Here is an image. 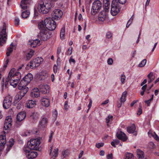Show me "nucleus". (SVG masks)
<instances>
[{
    "label": "nucleus",
    "mask_w": 159,
    "mask_h": 159,
    "mask_svg": "<svg viewBox=\"0 0 159 159\" xmlns=\"http://www.w3.org/2000/svg\"><path fill=\"white\" fill-rule=\"evenodd\" d=\"M153 73L151 72L148 75V77L149 79L148 81V83L149 84L151 83L154 79V78L153 77Z\"/></svg>",
    "instance_id": "c9c22d12"
},
{
    "label": "nucleus",
    "mask_w": 159,
    "mask_h": 159,
    "mask_svg": "<svg viewBox=\"0 0 159 159\" xmlns=\"http://www.w3.org/2000/svg\"><path fill=\"white\" fill-rule=\"evenodd\" d=\"M26 117V114L24 111H22L19 113L17 115L16 119L17 122L16 124L18 123V122H20L24 120Z\"/></svg>",
    "instance_id": "2eb2a0df"
},
{
    "label": "nucleus",
    "mask_w": 159,
    "mask_h": 159,
    "mask_svg": "<svg viewBox=\"0 0 159 159\" xmlns=\"http://www.w3.org/2000/svg\"><path fill=\"white\" fill-rule=\"evenodd\" d=\"M125 159H134L133 155L131 153H126L125 154Z\"/></svg>",
    "instance_id": "4c0bfd02"
},
{
    "label": "nucleus",
    "mask_w": 159,
    "mask_h": 159,
    "mask_svg": "<svg viewBox=\"0 0 159 159\" xmlns=\"http://www.w3.org/2000/svg\"><path fill=\"white\" fill-rule=\"evenodd\" d=\"M50 32L47 30L40 31L39 36L41 40L43 41L46 40L51 37Z\"/></svg>",
    "instance_id": "1a4fd4ad"
},
{
    "label": "nucleus",
    "mask_w": 159,
    "mask_h": 159,
    "mask_svg": "<svg viewBox=\"0 0 159 159\" xmlns=\"http://www.w3.org/2000/svg\"><path fill=\"white\" fill-rule=\"evenodd\" d=\"M16 69L14 68H13L12 69H11L10 72H9L7 77L6 79V80L7 82L9 81L10 78L11 77V76H12L14 74V73Z\"/></svg>",
    "instance_id": "7c9ffc66"
},
{
    "label": "nucleus",
    "mask_w": 159,
    "mask_h": 159,
    "mask_svg": "<svg viewBox=\"0 0 159 159\" xmlns=\"http://www.w3.org/2000/svg\"><path fill=\"white\" fill-rule=\"evenodd\" d=\"M14 144V140L12 139H11L10 140L9 143L7 144V146L8 147H10V148H11L13 146Z\"/></svg>",
    "instance_id": "c03bdc74"
},
{
    "label": "nucleus",
    "mask_w": 159,
    "mask_h": 159,
    "mask_svg": "<svg viewBox=\"0 0 159 159\" xmlns=\"http://www.w3.org/2000/svg\"><path fill=\"white\" fill-rule=\"evenodd\" d=\"M116 136L117 138L123 141H125L127 139L126 134L123 132L120 131L119 133H117Z\"/></svg>",
    "instance_id": "a211bd4d"
},
{
    "label": "nucleus",
    "mask_w": 159,
    "mask_h": 159,
    "mask_svg": "<svg viewBox=\"0 0 159 159\" xmlns=\"http://www.w3.org/2000/svg\"><path fill=\"white\" fill-rule=\"evenodd\" d=\"M30 14V12L27 10L25 11L22 13L21 16L22 18H27Z\"/></svg>",
    "instance_id": "72a5a7b5"
},
{
    "label": "nucleus",
    "mask_w": 159,
    "mask_h": 159,
    "mask_svg": "<svg viewBox=\"0 0 159 159\" xmlns=\"http://www.w3.org/2000/svg\"><path fill=\"white\" fill-rule=\"evenodd\" d=\"M39 91L43 94L47 93L49 92V87L47 84H40L38 87Z\"/></svg>",
    "instance_id": "4468645a"
},
{
    "label": "nucleus",
    "mask_w": 159,
    "mask_h": 159,
    "mask_svg": "<svg viewBox=\"0 0 159 159\" xmlns=\"http://www.w3.org/2000/svg\"><path fill=\"white\" fill-rule=\"evenodd\" d=\"M34 52V50H30L26 55V60H30L32 57Z\"/></svg>",
    "instance_id": "c756f323"
},
{
    "label": "nucleus",
    "mask_w": 159,
    "mask_h": 159,
    "mask_svg": "<svg viewBox=\"0 0 159 159\" xmlns=\"http://www.w3.org/2000/svg\"><path fill=\"white\" fill-rule=\"evenodd\" d=\"M113 116L111 115H109L106 118V122L107 124V125L108 126V123L111 121L112 120Z\"/></svg>",
    "instance_id": "79ce46f5"
},
{
    "label": "nucleus",
    "mask_w": 159,
    "mask_h": 159,
    "mask_svg": "<svg viewBox=\"0 0 159 159\" xmlns=\"http://www.w3.org/2000/svg\"><path fill=\"white\" fill-rule=\"evenodd\" d=\"M45 22L47 30H54L56 27V23L54 20H52L50 18H47L45 19Z\"/></svg>",
    "instance_id": "39448f33"
},
{
    "label": "nucleus",
    "mask_w": 159,
    "mask_h": 159,
    "mask_svg": "<svg viewBox=\"0 0 159 159\" xmlns=\"http://www.w3.org/2000/svg\"><path fill=\"white\" fill-rule=\"evenodd\" d=\"M25 155L27 158L29 159H33L37 156V152H32L28 150H25Z\"/></svg>",
    "instance_id": "f8f14e48"
},
{
    "label": "nucleus",
    "mask_w": 159,
    "mask_h": 159,
    "mask_svg": "<svg viewBox=\"0 0 159 159\" xmlns=\"http://www.w3.org/2000/svg\"><path fill=\"white\" fill-rule=\"evenodd\" d=\"M39 114L36 112H33L30 116V118L33 122L37 120L39 118Z\"/></svg>",
    "instance_id": "4be33fe9"
},
{
    "label": "nucleus",
    "mask_w": 159,
    "mask_h": 159,
    "mask_svg": "<svg viewBox=\"0 0 159 159\" xmlns=\"http://www.w3.org/2000/svg\"><path fill=\"white\" fill-rule=\"evenodd\" d=\"M139 107H140L139 108V110H138V113H137V114L139 115H140L142 113V109L141 108V107L140 106V105H139Z\"/></svg>",
    "instance_id": "13d9d810"
},
{
    "label": "nucleus",
    "mask_w": 159,
    "mask_h": 159,
    "mask_svg": "<svg viewBox=\"0 0 159 159\" xmlns=\"http://www.w3.org/2000/svg\"><path fill=\"white\" fill-rule=\"evenodd\" d=\"M125 76L124 74L122 75L121 76V81L122 84H124L125 83Z\"/></svg>",
    "instance_id": "de8ad7c7"
},
{
    "label": "nucleus",
    "mask_w": 159,
    "mask_h": 159,
    "mask_svg": "<svg viewBox=\"0 0 159 159\" xmlns=\"http://www.w3.org/2000/svg\"><path fill=\"white\" fill-rule=\"evenodd\" d=\"M92 101L91 99H89V104L88 106V107L89 108H90L92 106Z\"/></svg>",
    "instance_id": "0e129e2a"
},
{
    "label": "nucleus",
    "mask_w": 159,
    "mask_h": 159,
    "mask_svg": "<svg viewBox=\"0 0 159 159\" xmlns=\"http://www.w3.org/2000/svg\"><path fill=\"white\" fill-rule=\"evenodd\" d=\"M40 91L38 88L34 89L31 93V96L33 97L38 98L39 96Z\"/></svg>",
    "instance_id": "b1692460"
},
{
    "label": "nucleus",
    "mask_w": 159,
    "mask_h": 159,
    "mask_svg": "<svg viewBox=\"0 0 159 159\" xmlns=\"http://www.w3.org/2000/svg\"><path fill=\"white\" fill-rule=\"evenodd\" d=\"M12 98L10 95L6 97L3 101V106L4 108L7 109L11 107L12 104Z\"/></svg>",
    "instance_id": "6e6552de"
},
{
    "label": "nucleus",
    "mask_w": 159,
    "mask_h": 159,
    "mask_svg": "<svg viewBox=\"0 0 159 159\" xmlns=\"http://www.w3.org/2000/svg\"><path fill=\"white\" fill-rule=\"evenodd\" d=\"M105 12V11H103L100 12L98 17L99 20L103 21L105 20L106 18Z\"/></svg>",
    "instance_id": "393cba45"
},
{
    "label": "nucleus",
    "mask_w": 159,
    "mask_h": 159,
    "mask_svg": "<svg viewBox=\"0 0 159 159\" xmlns=\"http://www.w3.org/2000/svg\"><path fill=\"white\" fill-rule=\"evenodd\" d=\"M147 60L146 59H143L139 64V67H143L146 63Z\"/></svg>",
    "instance_id": "37998d69"
},
{
    "label": "nucleus",
    "mask_w": 159,
    "mask_h": 159,
    "mask_svg": "<svg viewBox=\"0 0 159 159\" xmlns=\"http://www.w3.org/2000/svg\"><path fill=\"white\" fill-rule=\"evenodd\" d=\"M65 28H62L60 32V37L61 39H63L64 38V37L65 35Z\"/></svg>",
    "instance_id": "ea45409f"
},
{
    "label": "nucleus",
    "mask_w": 159,
    "mask_h": 159,
    "mask_svg": "<svg viewBox=\"0 0 159 159\" xmlns=\"http://www.w3.org/2000/svg\"><path fill=\"white\" fill-rule=\"evenodd\" d=\"M21 74L19 72L15 73L10 78L9 81L11 85L14 88L16 87L21 78Z\"/></svg>",
    "instance_id": "20e7f679"
},
{
    "label": "nucleus",
    "mask_w": 159,
    "mask_h": 159,
    "mask_svg": "<svg viewBox=\"0 0 159 159\" xmlns=\"http://www.w3.org/2000/svg\"><path fill=\"white\" fill-rule=\"evenodd\" d=\"M106 37L108 39L110 38L112 36V34L110 32H108L106 35Z\"/></svg>",
    "instance_id": "864d4df0"
},
{
    "label": "nucleus",
    "mask_w": 159,
    "mask_h": 159,
    "mask_svg": "<svg viewBox=\"0 0 159 159\" xmlns=\"http://www.w3.org/2000/svg\"><path fill=\"white\" fill-rule=\"evenodd\" d=\"M63 15L62 12L59 9H56L53 11L52 14V18L55 20L60 19Z\"/></svg>",
    "instance_id": "9d476101"
},
{
    "label": "nucleus",
    "mask_w": 159,
    "mask_h": 159,
    "mask_svg": "<svg viewBox=\"0 0 159 159\" xmlns=\"http://www.w3.org/2000/svg\"><path fill=\"white\" fill-rule=\"evenodd\" d=\"M153 95H152V98L151 99L147 101H146L145 102L148 104V106H149V104L150 102L153 100Z\"/></svg>",
    "instance_id": "8fccbe9b"
},
{
    "label": "nucleus",
    "mask_w": 159,
    "mask_h": 159,
    "mask_svg": "<svg viewBox=\"0 0 159 159\" xmlns=\"http://www.w3.org/2000/svg\"><path fill=\"white\" fill-rule=\"evenodd\" d=\"M148 147L150 148H153L155 147V145L153 142H151L148 144Z\"/></svg>",
    "instance_id": "09e8293b"
},
{
    "label": "nucleus",
    "mask_w": 159,
    "mask_h": 159,
    "mask_svg": "<svg viewBox=\"0 0 159 159\" xmlns=\"http://www.w3.org/2000/svg\"><path fill=\"white\" fill-rule=\"evenodd\" d=\"M42 75L43 76H44V78H47L48 76V74L45 72H43L42 73Z\"/></svg>",
    "instance_id": "e2e57ef3"
},
{
    "label": "nucleus",
    "mask_w": 159,
    "mask_h": 159,
    "mask_svg": "<svg viewBox=\"0 0 159 159\" xmlns=\"http://www.w3.org/2000/svg\"><path fill=\"white\" fill-rule=\"evenodd\" d=\"M36 105V102L33 101L32 100H30L27 103V108H32Z\"/></svg>",
    "instance_id": "a878e982"
},
{
    "label": "nucleus",
    "mask_w": 159,
    "mask_h": 159,
    "mask_svg": "<svg viewBox=\"0 0 159 159\" xmlns=\"http://www.w3.org/2000/svg\"><path fill=\"white\" fill-rule=\"evenodd\" d=\"M57 66L56 65H54L53 67V70L54 72L56 73L57 72Z\"/></svg>",
    "instance_id": "680f3d73"
},
{
    "label": "nucleus",
    "mask_w": 159,
    "mask_h": 159,
    "mask_svg": "<svg viewBox=\"0 0 159 159\" xmlns=\"http://www.w3.org/2000/svg\"><path fill=\"white\" fill-rule=\"evenodd\" d=\"M127 132L129 133L134 134V135H136L137 134L135 131L136 127L135 125L133 124L130 126H129L127 128Z\"/></svg>",
    "instance_id": "aec40b11"
},
{
    "label": "nucleus",
    "mask_w": 159,
    "mask_h": 159,
    "mask_svg": "<svg viewBox=\"0 0 159 159\" xmlns=\"http://www.w3.org/2000/svg\"><path fill=\"white\" fill-rule=\"evenodd\" d=\"M26 2L27 1H24V0H22L21 1L20 6L21 8L24 10H25L27 8V6L26 5Z\"/></svg>",
    "instance_id": "e433bc0d"
},
{
    "label": "nucleus",
    "mask_w": 159,
    "mask_h": 159,
    "mask_svg": "<svg viewBox=\"0 0 159 159\" xmlns=\"http://www.w3.org/2000/svg\"><path fill=\"white\" fill-rule=\"evenodd\" d=\"M72 48L71 47H70L69 48V49L68 50V53H67L68 55H70L72 53Z\"/></svg>",
    "instance_id": "4d7b16f0"
},
{
    "label": "nucleus",
    "mask_w": 159,
    "mask_h": 159,
    "mask_svg": "<svg viewBox=\"0 0 159 159\" xmlns=\"http://www.w3.org/2000/svg\"><path fill=\"white\" fill-rule=\"evenodd\" d=\"M107 159H112L113 155L112 153L109 154L107 157Z\"/></svg>",
    "instance_id": "052dcab7"
},
{
    "label": "nucleus",
    "mask_w": 159,
    "mask_h": 159,
    "mask_svg": "<svg viewBox=\"0 0 159 159\" xmlns=\"http://www.w3.org/2000/svg\"><path fill=\"white\" fill-rule=\"evenodd\" d=\"M69 61L70 62H72L73 63H75V60L74 59L72 58V57H70L69 60Z\"/></svg>",
    "instance_id": "774afa93"
},
{
    "label": "nucleus",
    "mask_w": 159,
    "mask_h": 159,
    "mask_svg": "<svg viewBox=\"0 0 159 159\" xmlns=\"http://www.w3.org/2000/svg\"><path fill=\"white\" fill-rule=\"evenodd\" d=\"M134 15H133L130 18V19L128 21V24H129V23H131V22H132L133 20V16H134Z\"/></svg>",
    "instance_id": "338daca9"
},
{
    "label": "nucleus",
    "mask_w": 159,
    "mask_h": 159,
    "mask_svg": "<svg viewBox=\"0 0 159 159\" xmlns=\"http://www.w3.org/2000/svg\"><path fill=\"white\" fill-rule=\"evenodd\" d=\"M53 134V132L52 131H51L50 135L49 137V139L48 140V142H50L51 141L52 139Z\"/></svg>",
    "instance_id": "5fc2aeb1"
},
{
    "label": "nucleus",
    "mask_w": 159,
    "mask_h": 159,
    "mask_svg": "<svg viewBox=\"0 0 159 159\" xmlns=\"http://www.w3.org/2000/svg\"><path fill=\"white\" fill-rule=\"evenodd\" d=\"M120 3L116 0H113L111 3V12L113 16L116 15L121 8Z\"/></svg>",
    "instance_id": "f03ea898"
},
{
    "label": "nucleus",
    "mask_w": 159,
    "mask_h": 159,
    "mask_svg": "<svg viewBox=\"0 0 159 159\" xmlns=\"http://www.w3.org/2000/svg\"><path fill=\"white\" fill-rule=\"evenodd\" d=\"M148 134L149 136L150 137H153L156 140L159 141V138L158 137V136L155 133V132L154 133V134H153L150 132L149 131L148 132Z\"/></svg>",
    "instance_id": "2f4dec72"
},
{
    "label": "nucleus",
    "mask_w": 159,
    "mask_h": 159,
    "mask_svg": "<svg viewBox=\"0 0 159 159\" xmlns=\"http://www.w3.org/2000/svg\"><path fill=\"white\" fill-rule=\"evenodd\" d=\"M127 92L126 91L124 92L122 94V95L120 98V101L124 102L126 101V98L127 96Z\"/></svg>",
    "instance_id": "f704fd0d"
},
{
    "label": "nucleus",
    "mask_w": 159,
    "mask_h": 159,
    "mask_svg": "<svg viewBox=\"0 0 159 159\" xmlns=\"http://www.w3.org/2000/svg\"><path fill=\"white\" fill-rule=\"evenodd\" d=\"M69 154V151L67 150H64L62 152V155L63 156V158H65L68 156Z\"/></svg>",
    "instance_id": "a19ab883"
},
{
    "label": "nucleus",
    "mask_w": 159,
    "mask_h": 159,
    "mask_svg": "<svg viewBox=\"0 0 159 159\" xmlns=\"http://www.w3.org/2000/svg\"><path fill=\"white\" fill-rule=\"evenodd\" d=\"M7 27L6 25H3V29L0 33V46L5 43L7 39Z\"/></svg>",
    "instance_id": "0eeeda50"
},
{
    "label": "nucleus",
    "mask_w": 159,
    "mask_h": 159,
    "mask_svg": "<svg viewBox=\"0 0 159 159\" xmlns=\"http://www.w3.org/2000/svg\"><path fill=\"white\" fill-rule=\"evenodd\" d=\"M113 62V59L111 58H109L107 60L108 64L109 65H111Z\"/></svg>",
    "instance_id": "603ef678"
},
{
    "label": "nucleus",
    "mask_w": 159,
    "mask_h": 159,
    "mask_svg": "<svg viewBox=\"0 0 159 159\" xmlns=\"http://www.w3.org/2000/svg\"><path fill=\"white\" fill-rule=\"evenodd\" d=\"M118 1L120 4H123L125 3L126 0H118Z\"/></svg>",
    "instance_id": "bf43d9fd"
},
{
    "label": "nucleus",
    "mask_w": 159,
    "mask_h": 159,
    "mask_svg": "<svg viewBox=\"0 0 159 159\" xmlns=\"http://www.w3.org/2000/svg\"><path fill=\"white\" fill-rule=\"evenodd\" d=\"M45 22V19L44 21L42 20L38 23V27L40 31L47 30Z\"/></svg>",
    "instance_id": "dca6fc26"
},
{
    "label": "nucleus",
    "mask_w": 159,
    "mask_h": 159,
    "mask_svg": "<svg viewBox=\"0 0 159 159\" xmlns=\"http://www.w3.org/2000/svg\"><path fill=\"white\" fill-rule=\"evenodd\" d=\"M42 104L45 107H48L50 105V100L48 98H43L41 99Z\"/></svg>",
    "instance_id": "6ab92c4d"
},
{
    "label": "nucleus",
    "mask_w": 159,
    "mask_h": 159,
    "mask_svg": "<svg viewBox=\"0 0 159 159\" xmlns=\"http://www.w3.org/2000/svg\"><path fill=\"white\" fill-rule=\"evenodd\" d=\"M40 42V41L38 39L34 40L30 42L31 46L33 48L35 47L37 45H39Z\"/></svg>",
    "instance_id": "c85d7f7f"
},
{
    "label": "nucleus",
    "mask_w": 159,
    "mask_h": 159,
    "mask_svg": "<svg viewBox=\"0 0 159 159\" xmlns=\"http://www.w3.org/2000/svg\"><path fill=\"white\" fill-rule=\"evenodd\" d=\"M33 78V75L32 74L30 73L25 75L23 79L25 80L28 83H29L32 80Z\"/></svg>",
    "instance_id": "bb28decb"
},
{
    "label": "nucleus",
    "mask_w": 159,
    "mask_h": 159,
    "mask_svg": "<svg viewBox=\"0 0 159 159\" xmlns=\"http://www.w3.org/2000/svg\"><path fill=\"white\" fill-rule=\"evenodd\" d=\"M110 3L103 5L104 9L105 12H107L109 11V9L110 7Z\"/></svg>",
    "instance_id": "58836bf2"
},
{
    "label": "nucleus",
    "mask_w": 159,
    "mask_h": 159,
    "mask_svg": "<svg viewBox=\"0 0 159 159\" xmlns=\"http://www.w3.org/2000/svg\"><path fill=\"white\" fill-rule=\"evenodd\" d=\"M43 61V59L41 57L34 59L27 65L26 68L28 69V67H29L31 69L35 68L39 66Z\"/></svg>",
    "instance_id": "7ed1b4c3"
},
{
    "label": "nucleus",
    "mask_w": 159,
    "mask_h": 159,
    "mask_svg": "<svg viewBox=\"0 0 159 159\" xmlns=\"http://www.w3.org/2000/svg\"><path fill=\"white\" fill-rule=\"evenodd\" d=\"M13 51V48L11 47H10L7 49V56H8L10 55V53H11Z\"/></svg>",
    "instance_id": "a18cd8bd"
},
{
    "label": "nucleus",
    "mask_w": 159,
    "mask_h": 159,
    "mask_svg": "<svg viewBox=\"0 0 159 159\" xmlns=\"http://www.w3.org/2000/svg\"><path fill=\"white\" fill-rule=\"evenodd\" d=\"M28 83L23 79L20 81L18 86V89L22 91L24 90L25 89H27L26 92H27L29 90V88L26 86Z\"/></svg>",
    "instance_id": "9b49d317"
},
{
    "label": "nucleus",
    "mask_w": 159,
    "mask_h": 159,
    "mask_svg": "<svg viewBox=\"0 0 159 159\" xmlns=\"http://www.w3.org/2000/svg\"><path fill=\"white\" fill-rule=\"evenodd\" d=\"M12 121L11 116H7L5 120L4 128L5 130H7L11 127L12 125Z\"/></svg>",
    "instance_id": "ddd939ff"
},
{
    "label": "nucleus",
    "mask_w": 159,
    "mask_h": 159,
    "mask_svg": "<svg viewBox=\"0 0 159 159\" xmlns=\"http://www.w3.org/2000/svg\"><path fill=\"white\" fill-rule=\"evenodd\" d=\"M104 143H99L96 144V147L98 148H100L102 147L104 145Z\"/></svg>",
    "instance_id": "3c124183"
},
{
    "label": "nucleus",
    "mask_w": 159,
    "mask_h": 159,
    "mask_svg": "<svg viewBox=\"0 0 159 159\" xmlns=\"http://www.w3.org/2000/svg\"><path fill=\"white\" fill-rule=\"evenodd\" d=\"M48 122V120L46 118H43L42 120L39 121V126L40 127H45Z\"/></svg>",
    "instance_id": "5701e85b"
},
{
    "label": "nucleus",
    "mask_w": 159,
    "mask_h": 159,
    "mask_svg": "<svg viewBox=\"0 0 159 159\" xmlns=\"http://www.w3.org/2000/svg\"><path fill=\"white\" fill-rule=\"evenodd\" d=\"M58 148L54 149L53 152L52 153V156L51 157H53V158L57 157L58 154Z\"/></svg>",
    "instance_id": "473e14b6"
},
{
    "label": "nucleus",
    "mask_w": 159,
    "mask_h": 159,
    "mask_svg": "<svg viewBox=\"0 0 159 159\" xmlns=\"http://www.w3.org/2000/svg\"><path fill=\"white\" fill-rule=\"evenodd\" d=\"M6 137L3 135H0V150L2 149L6 143Z\"/></svg>",
    "instance_id": "f3484780"
},
{
    "label": "nucleus",
    "mask_w": 159,
    "mask_h": 159,
    "mask_svg": "<svg viewBox=\"0 0 159 159\" xmlns=\"http://www.w3.org/2000/svg\"><path fill=\"white\" fill-rule=\"evenodd\" d=\"M40 144L39 139H31L27 143L28 148L31 150H37L38 149V146Z\"/></svg>",
    "instance_id": "423d86ee"
},
{
    "label": "nucleus",
    "mask_w": 159,
    "mask_h": 159,
    "mask_svg": "<svg viewBox=\"0 0 159 159\" xmlns=\"http://www.w3.org/2000/svg\"><path fill=\"white\" fill-rule=\"evenodd\" d=\"M20 23V20L17 17H15V19L14 20V25L16 26H18Z\"/></svg>",
    "instance_id": "49530a36"
},
{
    "label": "nucleus",
    "mask_w": 159,
    "mask_h": 159,
    "mask_svg": "<svg viewBox=\"0 0 159 159\" xmlns=\"http://www.w3.org/2000/svg\"><path fill=\"white\" fill-rule=\"evenodd\" d=\"M57 115V112L56 110H55L53 112V116L55 118H56Z\"/></svg>",
    "instance_id": "6e6d98bb"
},
{
    "label": "nucleus",
    "mask_w": 159,
    "mask_h": 159,
    "mask_svg": "<svg viewBox=\"0 0 159 159\" xmlns=\"http://www.w3.org/2000/svg\"><path fill=\"white\" fill-rule=\"evenodd\" d=\"M109 3H110L109 0H103V5Z\"/></svg>",
    "instance_id": "69168bd1"
},
{
    "label": "nucleus",
    "mask_w": 159,
    "mask_h": 159,
    "mask_svg": "<svg viewBox=\"0 0 159 159\" xmlns=\"http://www.w3.org/2000/svg\"><path fill=\"white\" fill-rule=\"evenodd\" d=\"M102 3L100 0H95L92 4L91 14L93 15L96 14L102 8Z\"/></svg>",
    "instance_id": "f257e3e1"
},
{
    "label": "nucleus",
    "mask_w": 159,
    "mask_h": 159,
    "mask_svg": "<svg viewBox=\"0 0 159 159\" xmlns=\"http://www.w3.org/2000/svg\"><path fill=\"white\" fill-rule=\"evenodd\" d=\"M26 89H25V90L23 91H20V94H18L16 96V100H17L18 101H19L23 97L25 94L27 93L26 92Z\"/></svg>",
    "instance_id": "412c9836"
},
{
    "label": "nucleus",
    "mask_w": 159,
    "mask_h": 159,
    "mask_svg": "<svg viewBox=\"0 0 159 159\" xmlns=\"http://www.w3.org/2000/svg\"><path fill=\"white\" fill-rule=\"evenodd\" d=\"M137 157L139 159H142L144 157V155L143 152L140 149H138L137 151Z\"/></svg>",
    "instance_id": "cd10ccee"
}]
</instances>
